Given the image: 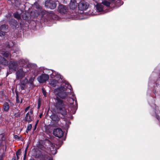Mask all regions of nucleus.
<instances>
[{"mask_svg":"<svg viewBox=\"0 0 160 160\" xmlns=\"http://www.w3.org/2000/svg\"><path fill=\"white\" fill-rule=\"evenodd\" d=\"M67 88L71 90L72 87L68 82L63 83L62 86L54 90V92L60 98L64 99L68 97L69 94V92H65Z\"/></svg>","mask_w":160,"mask_h":160,"instance_id":"f257e3e1","label":"nucleus"},{"mask_svg":"<svg viewBox=\"0 0 160 160\" xmlns=\"http://www.w3.org/2000/svg\"><path fill=\"white\" fill-rule=\"evenodd\" d=\"M56 103L55 107L58 111V113L61 114L62 116H65L67 115V112L65 108L63 107V101L58 97L55 98Z\"/></svg>","mask_w":160,"mask_h":160,"instance_id":"f03ea898","label":"nucleus"},{"mask_svg":"<svg viewBox=\"0 0 160 160\" xmlns=\"http://www.w3.org/2000/svg\"><path fill=\"white\" fill-rule=\"evenodd\" d=\"M45 145L47 147V150L49 152L50 154L54 155L57 152V150L55 145L48 140L45 142Z\"/></svg>","mask_w":160,"mask_h":160,"instance_id":"7ed1b4c3","label":"nucleus"},{"mask_svg":"<svg viewBox=\"0 0 160 160\" xmlns=\"http://www.w3.org/2000/svg\"><path fill=\"white\" fill-rule=\"evenodd\" d=\"M16 78L17 80H21L25 76L26 72L24 71L22 68H20L16 71Z\"/></svg>","mask_w":160,"mask_h":160,"instance_id":"20e7f679","label":"nucleus"},{"mask_svg":"<svg viewBox=\"0 0 160 160\" xmlns=\"http://www.w3.org/2000/svg\"><path fill=\"white\" fill-rule=\"evenodd\" d=\"M19 63L20 65L22 66H23L26 64L28 67H31L36 68L37 66L36 64L29 63L28 60L27 59H21L19 60Z\"/></svg>","mask_w":160,"mask_h":160,"instance_id":"39448f33","label":"nucleus"},{"mask_svg":"<svg viewBox=\"0 0 160 160\" xmlns=\"http://www.w3.org/2000/svg\"><path fill=\"white\" fill-rule=\"evenodd\" d=\"M88 7V3L84 0H82L78 4L79 9L81 11L86 10Z\"/></svg>","mask_w":160,"mask_h":160,"instance_id":"423d86ee","label":"nucleus"},{"mask_svg":"<svg viewBox=\"0 0 160 160\" xmlns=\"http://www.w3.org/2000/svg\"><path fill=\"white\" fill-rule=\"evenodd\" d=\"M45 6L48 8L53 9L56 8V4L54 1L51 0H47L45 2Z\"/></svg>","mask_w":160,"mask_h":160,"instance_id":"0eeeda50","label":"nucleus"},{"mask_svg":"<svg viewBox=\"0 0 160 160\" xmlns=\"http://www.w3.org/2000/svg\"><path fill=\"white\" fill-rule=\"evenodd\" d=\"M9 68L14 71H16L18 68V62L16 61H11L9 62Z\"/></svg>","mask_w":160,"mask_h":160,"instance_id":"6e6552de","label":"nucleus"},{"mask_svg":"<svg viewBox=\"0 0 160 160\" xmlns=\"http://www.w3.org/2000/svg\"><path fill=\"white\" fill-rule=\"evenodd\" d=\"M53 134L58 138L62 137L63 135V133L62 130L60 128L54 129L53 132Z\"/></svg>","mask_w":160,"mask_h":160,"instance_id":"1a4fd4ad","label":"nucleus"},{"mask_svg":"<svg viewBox=\"0 0 160 160\" xmlns=\"http://www.w3.org/2000/svg\"><path fill=\"white\" fill-rule=\"evenodd\" d=\"M49 78V77L48 75L46 74H42L37 79L40 83H43L47 81Z\"/></svg>","mask_w":160,"mask_h":160,"instance_id":"9d476101","label":"nucleus"},{"mask_svg":"<svg viewBox=\"0 0 160 160\" xmlns=\"http://www.w3.org/2000/svg\"><path fill=\"white\" fill-rule=\"evenodd\" d=\"M58 11L62 14H65L68 11V8L63 5H60L58 8Z\"/></svg>","mask_w":160,"mask_h":160,"instance_id":"9b49d317","label":"nucleus"},{"mask_svg":"<svg viewBox=\"0 0 160 160\" xmlns=\"http://www.w3.org/2000/svg\"><path fill=\"white\" fill-rule=\"evenodd\" d=\"M11 109L12 112L11 113L13 115L12 116L14 117L15 118L19 117L21 113L19 112V110L17 109L15 107L11 108Z\"/></svg>","mask_w":160,"mask_h":160,"instance_id":"f8f14e48","label":"nucleus"},{"mask_svg":"<svg viewBox=\"0 0 160 160\" xmlns=\"http://www.w3.org/2000/svg\"><path fill=\"white\" fill-rule=\"evenodd\" d=\"M28 82V80L26 78L24 79L20 82V87L21 90H24L27 88Z\"/></svg>","mask_w":160,"mask_h":160,"instance_id":"ddd939ff","label":"nucleus"},{"mask_svg":"<svg viewBox=\"0 0 160 160\" xmlns=\"http://www.w3.org/2000/svg\"><path fill=\"white\" fill-rule=\"evenodd\" d=\"M77 3L76 0H71L69 3V7L71 9H73L77 8Z\"/></svg>","mask_w":160,"mask_h":160,"instance_id":"4468645a","label":"nucleus"},{"mask_svg":"<svg viewBox=\"0 0 160 160\" xmlns=\"http://www.w3.org/2000/svg\"><path fill=\"white\" fill-rule=\"evenodd\" d=\"M51 119L52 121L55 122L56 123H58L60 120V118L58 115L55 114H53L50 116Z\"/></svg>","mask_w":160,"mask_h":160,"instance_id":"2eb2a0df","label":"nucleus"},{"mask_svg":"<svg viewBox=\"0 0 160 160\" xmlns=\"http://www.w3.org/2000/svg\"><path fill=\"white\" fill-rule=\"evenodd\" d=\"M8 61L2 57H0V63L3 65L6 66L8 64Z\"/></svg>","mask_w":160,"mask_h":160,"instance_id":"dca6fc26","label":"nucleus"},{"mask_svg":"<svg viewBox=\"0 0 160 160\" xmlns=\"http://www.w3.org/2000/svg\"><path fill=\"white\" fill-rule=\"evenodd\" d=\"M9 106L7 102H5L3 104V109L6 112H7L9 110Z\"/></svg>","mask_w":160,"mask_h":160,"instance_id":"f3484780","label":"nucleus"},{"mask_svg":"<svg viewBox=\"0 0 160 160\" xmlns=\"http://www.w3.org/2000/svg\"><path fill=\"white\" fill-rule=\"evenodd\" d=\"M9 24L11 26L16 27L18 22L14 19H12L10 20Z\"/></svg>","mask_w":160,"mask_h":160,"instance_id":"a211bd4d","label":"nucleus"},{"mask_svg":"<svg viewBox=\"0 0 160 160\" xmlns=\"http://www.w3.org/2000/svg\"><path fill=\"white\" fill-rule=\"evenodd\" d=\"M96 9L99 12L103 11L104 6L101 4H98L96 6Z\"/></svg>","mask_w":160,"mask_h":160,"instance_id":"6ab92c4d","label":"nucleus"},{"mask_svg":"<svg viewBox=\"0 0 160 160\" xmlns=\"http://www.w3.org/2000/svg\"><path fill=\"white\" fill-rule=\"evenodd\" d=\"M1 53L4 57L8 58L10 56V53L9 52L6 51H2L1 52Z\"/></svg>","mask_w":160,"mask_h":160,"instance_id":"aec40b11","label":"nucleus"},{"mask_svg":"<svg viewBox=\"0 0 160 160\" xmlns=\"http://www.w3.org/2000/svg\"><path fill=\"white\" fill-rule=\"evenodd\" d=\"M42 156V154L40 151L37 152L36 154L35 155V158H40Z\"/></svg>","mask_w":160,"mask_h":160,"instance_id":"412c9836","label":"nucleus"},{"mask_svg":"<svg viewBox=\"0 0 160 160\" xmlns=\"http://www.w3.org/2000/svg\"><path fill=\"white\" fill-rule=\"evenodd\" d=\"M38 148L43 151H46L47 149L42 144H39L38 146Z\"/></svg>","mask_w":160,"mask_h":160,"instance_id":"4be33fe9","label":"nucleus"},{"mask_svg":"<svg viewBox=\"0 0 160 160\" xmlns=\"http://www.w3.org/2000/svg\"><path fill=\"white\" fill-rule=\"evenodd\" d=\"M14 17L17 18L18 19H19L21 18V16L20 14L16 12L14 14Z\"/></svg>","mask_w":160,"mask_h":160,"instance_id":"5701e85b","label":"nucleus"},{"mask_svg":"<svg viewBox=\"0 0 160 160\" xmlns=\"http://www.w3.org/2000/svg\"><path fill=\"white\" fill-rule=\"evenodd\" d=\"M102 4L103 5L106 6L108 7L110 6V2L107 1H104L102 2Z\"/></svg>","mask_w":160,"mask_h":160,"instance_id":"b1692460","label":"nucleus"},{"mask_svg":"<svg viewBox=\"0 0 160 160\" xmlns=\"http://www.w3.org/2000/svg\"><path fill=\"white\" fill-rule=\"evenodd\" d=\"M7 26L5 24L2 25L0 27V30H4L7 28Z\"/></svg>","mask_w":160,"mask_h":160,"instance_id":"393cba45","label":"nucleus"},{"mask_svg":"<svg viewBox=\"0 0 160 160\" xmlns=\"http://www.w3.org/2000/svg\"><path fill=\"white\" fill-rule=\"evenodd\" d=\"M25 120L28 122V123H29L32 120L31 118V116L30 115L29 116H27L26 117H25Z\"/></svg>","mask_w":160,"mask_h":160,"instance_id":"a878e982","label":"nucleus"},{"mask_svg":"<svg viewBox=\"0 0 160 160\" xmlns=\"http://www.w3.org/2000/svg\"><path fill=\"white\" fill-rule=\"evenodd\" d=\"M32 128V125L31 124H29L27 127V128L26 132L28 133V131L30 130Z\"/></svg>","mask_w":160,"mask_h":160,"instance_id":"bb28decb","label":"nucleus"},{"mask_svg":"<svg viewBox=\"0 0 160 160\" xmlns=\"http://www.w3.org/2000/svg\"><path fill=\"white\" fill-rule=\"evenodd\" d=\"M34 78H31L29 81V83H30L31 85H32L33 83V82L34 80Z\"/></svg>","mask_w":160,"mask_h":160,"instance_id":"cd10ccee","label":"nucleus"},{"mask_svg":"<svg viewBox=\"0 0 160 160\" xmlns=\"http://www.w3.org/2000/svg\"><path fill=\"white\" fill-rule=\"evenodd\" d=\"M42 93L43 94L44 96L46 97L47 96V95L46 91L44 90V89L43 88H42Z\"/></svg>","mask_w":160,"mask_h":160,"instance_id":"c85d7f7f","label":"nucleus"},{"mask_svg":"<svg viewBox=\"0 0 160 160\" xmlns=\"http://www.w3.org/2000/svg\"><path fill=\"white\" fill-rule=\"evenodd\" d=\"M16 102L17 103H19V100L18 98V96L17 94L16 93Z\"/></svg>","mask_w":160,"mask_h":160,"instance_id":"c756f323","label":"nucleus"},{"mask_svg":"<svg viewBox=\"0 0 160 160\" xmlns=\"http://www.w3.org/2000/svg\"><path fill=\"white\" fill-rule=\"evenodd\" d=\"M21 154L20 149H18V151L16 152V156H19Z\"/></svg>","mask_w":160,"mask_h":160,"instance_id":"7c9ffc66","label":"nucleus"},{"mask_svg":"<svg viewBox=\"0 0 160 160\" xmlns=\"http://www.w3.org/2000/svg\"><path fill=\"white\" fill-rule=\"evenodd\" d=\"M5 34V32H2V31H0V36H4Z\"/></svg>","mask_w":160,"mask_h":160,"instance_id":"2f4dec72","label":"nucleus"},{"mask_svg":"<svg viewBox=\"0 0 160 160\" xmlns=\"http://www.w3.org/2000/svg\"><path fill=\"white\" fill-rule=\"evenodd\" d=\"M34 6H35V7L37 8H39V6L37 3H35L34 4Z\"/></svg>","mask_w":160,"mask_h":160,"instance_id":"473e14b6","label":"nucleus"},{"mask_svg":"<svg viewBox=\"0 0 160 160\" xmlns=\"http://www.w3.org/2000/svg\"><path fill=\"white\" fill-rule=\"evenodd\" d=\"M14 138L15 139L17 138L18 140H20L19 137L17 135H15L14 136Z\"/></svg>","mask_w":160,"mask_h":160,"instance_id":"72a5a7b5","label":"nucleus"},{"mask_svg":"<svg viewBox=\"0 0 160 160\" xmlns=\"http://www.w3.org/2000/svg\"><path fill=\"white\" fill-rule=\"evenodd\" d=\"M27 148V147L26 148V149L25 150V154L24 155V159L25 158L26 155Z\"/></svg>","mask_w":160,"mask_h":160,"instance_id":"f704fd0d","label":"nucleus"},{"mask_svg":"<svg viewBox=\"0 0 160 160\" xmlns=\"http://www.w3.org/2000/svg\"><path fill=\"white\" fill-rule=\"evenodd\" d=\"M3 91H0V98L3 95Z\"/></svg>","mask_w":160,"mask_h":160,"instance_id":"c9c22d12","label":"nucleus"},{"mask_svg":"<svg viewBox=\"0 0 160 160\" xmlns=\"http://www.w3.org/2000/svg\"><path fill=\"white\" fill-rule=\"evenodd\" d=\"M40 101H39L38 105V108H39L40 107Z\"/></svg>","mask_w":160,"mask_h":160,"instance_id":"e433bc0d","label":"nucleus"},{"mask_svg":"<svg viewBox=\"0 0 160 160\" xmlns=\"http://www.w3.org/2000/svg\"><path fill=\"white\" fill-rule=\"evenodd\" d=\"M156 118L159 120L160 119V118H159V116L158 115L156 116Z\"/></svg>","mask_w":160,"mask_h":160,"instance_id":"4c0bfd02","label":"nucleus"},{"mask_svg":"<svg viewBox=\"0 0 160 160\" xmlns=\"http://www.w3.org/2000/svg\"><path fill=\"white\" fill-rule=\"evenodd\" d=\"M29 108V107H27L25 109V111L27 112Z\"/></svg>","mask_w":160,"mask_h":160,"instance_id":"58836bf2","label":"nucleus"},{"mask_svg":"<svg viewBox=\"0 0 160 160\" xmlns=\"http://www.w3.org/2000/svg\"><path fill=\"white\" fill-rule=\"evenodd\" d=\"M30 116V115H29V112H28L26 114V117H27V116Z\"/></svg>","mask_w":160,"mask_h":160,"instance_id":"ea45409f","label":"nucleus"},{"mask_svg":"<svg viewBox=\"0 0 160 160\" xmlns=\"http://www.w3.org/2000/svg\"><path fill=\"white\" fill-rule=\"evenodd\" d=\"M12 160H16L15 156L13 157L12 158Z\"/></svg>","mask_w":160,"mask_h":160,"instance_id":"a19ab883","label":"nucleus"},{"mask_svg":"<svg viewBox=\"0 0 160 160\" xmlns=\"http://www.w3.org/2000/svg\"><path fill=\"white\" fill-rule=\"evenodd\" d=\"M30 113L31 114H32V113H33V111L31 110L30 111Z\"/></svg>","mask_w":160,"mask_h":160,"instance_id":"79ce46f5","label":"nucleus"},{"mask_svg":"<svg viewBox=\"0 0 160 160\" xmlns=\"http://www.w3.org/2000/svg\"><path fill=\"white\" fill-rule=\"evenodd\" d=\"M48 160H52V158H50L48 159Z\"/></svg>","mask_w":160,"mask_h":160,"instance_id":"37998d69","label":"nucleus"},{"mask_svg":"<svg viewBox=\"0 0 160 160\" xmlns=\"http://www.w3.org/2000/svg\"><path fill=\"white\" fill-rule=\"evenodd\" d=\"M17 159H19V156H17Z\"/></svg>","mask_w":160,"mask_h":160,"instance_id":"c03bdc74","label":"nucleus"},{"mask_svg":"<svg viewBox=\"0 0 160 160\" xmlns=\"http://www.w3.org/2000/svg\"><path fill=\"white\" fill-rule=\"evenodd\" d=\"M42 114H41L40 115H39V117L41 118V117H42Z\"/></svg>","mask_w":160,"mask_h":160,"instance_id":"a18cd8bd","label":"nucleus"},{"mask_svg":"<svg viewBox=\"0 0 160 160\" xmlns=\"http://www.w3.org/2000/svg\"><path fill=\"white\" fill-rule=\"evenodd\" d=\"M56 82V81H54V80H53L52 82H51V83H52V82Z\"/></svg>","mask_w":160,"mask_h":160,"instance_id":"49530a36","label":"nucleus"},{"mask_svg":"<svg viewBox=\"0 0 160 160\" xmlns=\"http://www.w3.org/2000/svg\"><path fill=\"white\" fill-rule=\"evenodd\" d=\"M38 121H37V123H36V126H37V123H38Z\"/></svg>","mask_w":160,"mask_h":160,"instance_id":"de8ad7c7","label":"nucleus"},{"mask_svg":"<svg viewBox=\"0 0 160 160\" xmlns=\"http://www.w3.org/2000/svg\"><path fill=\"white\" fill-rule=\"evenodd\" d=\"M22 99H21V102H21V103H22Z\"/></svg>","mask_w":160,"mask_h":160,"instance_id":"09e8293b","label":"nucleus"},{"mask_svg":"<svg viewBox=\"0 0 160 160\" xmlns=\"http://www.w3.org/2000/svg\"><path fill=\"white\" fill-rule=\"evenodd\" d=\"M36 125H35V128H34V129H36Z\"/></svg>","mask_w":160,"mask_h":160,"instance_id":"8fccbe9b","label":"nucleus"}]
</instances>
